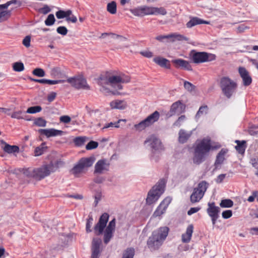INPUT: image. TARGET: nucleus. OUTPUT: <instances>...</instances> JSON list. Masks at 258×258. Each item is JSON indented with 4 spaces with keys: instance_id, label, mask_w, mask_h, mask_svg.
Listing matches in <instances>:
<instances>
[{
    "instance_id": "1",
    "label": "nucleus",
    "mask_w": 258,
    "mask_h": 258,
    "mask_svg": "<svg viewBox=\"0 0 258 258\" xmlns=\"http://www.w3.org/2000/svg\"><path fill=\"white\" fill-rule=\"evenodd\" d=\"M131 77L123 73L110 74L100 78L99 85L100 91L106 96H117L122 89L121 84L128 83Z\"/></svg>"
},
{
    "instance_id": "2",
    "label": "nucleus",
    "mask_w": 258,
    "mask_h": 258,
    "mask_svg": "<svg viewBox=\"0 0 258 258\" xmlns=\"http://www.w3.org/2000/svg\"><path fill=\"white\" fill-rule=\"evenodd\" d=\"M209 137L197 140L194 147L192 161L194 164L199 165L204 162L208 156L210 150L213 149Z\"/></svg>"
},
{
    "instance_id": "3",
    "label": "nucleus",
    "mask_w": 258,
    "mask_h": 258,
    "mask_svg": "<svg viewBox=\"0 0 258 258\" xmlns=\"http://www.w3.org/2000/svg\"><path fill=\"white\" fill-rule=\"evenodd\" d=\"M169 228L167 227H162L154 231L148 238L147 245L151 251L158 249L162 244L163 241L168 235Z\"/></svg>"
},
{
    "instance_id": "4",
    "label": "nucleus",
    "mask_w": 258,
    "mask_h": 258,
    "mask_svg": "<svg viewBox=\"0 0 258 258\" xmlns=\"http://www.w3.org/2000/svg\"><path fill=\"white\" fill-rule=\"evenodd\" d=\"M63 162L60 160L51 161L48 164L35 168L34 179L40 180L45 177L49 176L51 173L54 172L62 165Z\"/></svg>"
},
{
    "instance_id": "5",
    "label": "nucleus",
    "mask_w": 258,
    "mask_h": 258,
    "mask_svg": "<svg viewBox=\"0 0 258 258\" xmlns=\"http://www.w3.org/2000/svg\"><path fill=\"white\" fill-rule=\"evenodd\" d=\"M165 186V181L163 179L160 180L153 187L152 189L149 191L146 199L147 203L151 205L156 202L160 196L163 193Z\"/></svg>"
},
{
    "instance_id": "6",
    "label": "nucleus",
    "mask_w": 258,
    "mask_h": 258,
    "mask_svg": "<svg viewBox=\"0 0 258 258\" xmlns=\"http://www.w3.org/2000/svg\"><path fill=\"white\" fill-rule=\"evenodd\" d=\"M66 82L69 83L71 86L77 89L88 90L90 86L87 84L86 79L82 75L75 76L72 77L64 76Z\"/></svg>"
},
{
    "instance_id": "7",
    "label": "nucleus",
    "mask_w": 258,
    "mask_h": 258,
    "mask_svg": "<svg viewBox=\"0 0 258 258\" xmlns=\"http://www.w3.org/2000/svg\"><path fill=\"white\" fill-rule=\"evenodd\" d=\"M236 84L227 77H224L220 81V86L223 93L227 98H230L236 88Z\"/></svg>"
},
{
    "instance_id": "8",
    "label": "nucleus",
    "mask_w": 258,
    "mask_h": 258,
    "mask_svg": "<svg viewBox=\"0 0 258 258\" xmlns=\"http://www.w3.org/2000/svg\"><path fill=\"white\" fill-rule=\"evenodd\" d=\"M155 39L161 42L170 43L176 41H188L189 39L184 35L172 33L168 35H160L157 36Z\"/></svg>"
},
{
    "instance_id": "9",
    "label": "nucleus",
    "mask_w": 258,
    "mask_h": 258,
    "mask_svg": "<svg viewBox=\"0 0 258 258\" xmlns=\"http://www.w3.org/2000/svg\"><path fill=\"white\" fill-rule=\"evenodd\" d=\"M207 188L208 184L205 181L200 182L190 196L191 202L195 203L199 202L203 197Z\"/></svg>"
},
{
    "instance_id": "10",
    "label": "nucleus",
    "mask_w": 258,
    "mask_h": 258,
    "mask_svg": "<svg viewBox=\"0 0 258 258\" xmlns=\"http://www.w3.org/2000/svg\"><path fill=\"white\" fill-rule=\"evenodd\" d=\"M152 150V153L159 152L163 149V147L160 140L155 135H151L145 141Z\"/></svg>"
},
{
    "instance_id": "11",
    "label": "nucleus",
    "mask_w": 258,
    "mask_h": 258,
    "mask_svg": "<svg viewBox=\"0 0 258 258\" xmlns=\"http://www.w3.org/2000/svg\"><path fill=\"white\" fill-rule=\"evenodd\" d=\"M159 118V114H151L139 123L135 124L134 127L138 131H142L157 121Z\"/></svg>"
},
{
    "instance_id": "12",
    "label": "nucleus",
    "mask_w": 258,
    "mask_h": 258,
    "mask_svg": "<svg viewBox=\"0 0 258 258\" xmlns=\"http://www.w3.org/2000/svg\"><path fill=\"white\" fill-rule=\"evenodd\" d=\"M192 59L195 63H199L213 60L215 59V55L205 52H194L192 56Z\"/></svg>"
},
{
    "instance_id": "13",
    "label": "nucleus",
    "mask_w": 258,
    "mask_h": 258,
    "mask_svg": "<svg viewBox=\"0 0 258 258\" xmlns=\"http://www.w3.org/2000/svg\"><path fill=\"white\" fill-rule=\"evenodd\" d=\"M109 218V215L107 213L103 214L100 217L98 222L95 225L94 230L97 235L102 234Z\"/></svg>"
},
{
    "instance_id": "14",
    "label": "nucleus",
    "mask_w": 258,
    "mask_h": 258,
    "mask_svg": "<svg viewBox=\"0 0 258 258\" xmlns=\"http://www.w3.org/2000/svg\"><path fill=\"white\" fill-rule=\"evenodd\" d=\"M110 164L106 159L98 160L94 167V174H101L109 170Z\"/></svg>"
},
{
    "instance_id": "15",
    "label": "nucleus",
    "mask_w": 258,
    "mask_h": 258,
    "mask_svg": "<svg viewBox=\"0 0 258 258\" xmlns=\"http://www.w3.org/2000/svg\"><path fill=\"white\" fill-rule=\"evenodd\" d=\"M115 219L114 218L111 221H110L104 231L103 236V240L104 243L107 244L113 237V234L115 230Z\"/></svg>"
},
{
    "instance_id": "16",
    "label": "nucleus",
    "mask_w": 258,
    "mask_h": 258,
    "mask_svg": "<svg viewBox=\"0 0 258 258\" xmlns=\"http://www.w3.org/2000/svg\"><path fill=\"white\" fill-rule=\"evenodd\" d=\"M207 211L208 215L212 218L213 225H215L219 217V213L220 211V208L216 206L214 203H209Z\"/></svg>"
},
{
    "instance_id": "17",
    "label": "nucleus",
    "mask_w": 258,
    "mask_h": 258,
    "mask_svg": "<svg viewBox=\"0 0 258 258\" xmlns=\"http://www.w3.org/2000/svg\"><path fill=\"white\" fill-rule=\"evenodd\" d=\"M171 198L170 197H167L164 199V200L161 202L160 205L158 207L156 210L154 212L153 216L156 217L158 216H160L161 215L164 214L169 205L171 203Z\"/></svg>"
},
{
    "instance_id": "18",
    "label": "nucleus",
    "mask_w": 258,
    "mask_h": 258,
    "mask_svg": "<svg viewBox=\"0 0 258 258\" xmlns=\"http://www.w3.org/2000/svg\"><path fill=\"white\" fill-rule=\"evenodd\" d=\"M38 133L41 135L46 136L47 138L52 137L61 136L63 135L64 132L60 130H58L55 128H47V129H39Z\"/></svg>"
},
{
    "instance_id": "19",
    "label": "nucleus",
    "mask_w": 258,
    "mask_h": 258,
    "mask_svg": "<svg viewBox=\"0 0 258 258\" xmlns=\"http://www.w3.org/2000/svg\"><path fill=\"white\" fill-rule=\"evenodd\" d=\"M110 36L119 44L120 48L124 49L130 47V42L127 38L113 33H110Z\"/></svg>"
},
{
    "instance_id": "20",
    "label": "nucleus",
    "mask_w": 258,
    "mask_h": 258,
    "mask_svg": "<svg viewBox=\"0 0 258 258\" xmlns=\"http://www.w3.org/2000/svg\"><path fill=\"white\" fill-rule=\"evenodd\" d=\"M101 244V240L100 238H94L92 242V255L91 258H99L100 252V246Z\"/></svg>"
},
{
    "instance_id": "21",
    "label": "nucleus",
    "mask_w": 258,
    "mask_h": 258,
    "mask_svg": "<svg viewBox=\"0 0 258 258\" xmlns=\"http://www.w3.org/2000/svg\"><path fill=\"white\" fill-rule=\"evenodd\" d=\"M109 106L112 109L124 110L127 108L128 105L125 101L123 100L116 99L111 101L109 103Z\"/></svg>"
},
{
    "instance_id": "22",
    "label": "nucleus",
    "mask_w": 258,
    "mask_h": 258,
    "mask_svg": "<svg viewBox=\"0 0 258 258\" xmlns=\"http://www.w3.org/2000/svg\"><path fill=\"white\" fill-rule=\"evenodd\" d=\"M0 147L5 152L8 154L18 153L19 151V148L18 146L10 145L7 144L4 140H0Z\"/></svg>"
},
{
    "instance_id": "23",
    "label": "nucleus",
    "mask_w": 258,
    "mask_h": 258,
    "mask_svg": "<svg viewBox=\"0 0 258 258\" xmlns=\"http://www.w3.org/2000/svg\"><path fill=\"white\" fill-rule=\"evenodd\" d=\"M72 13V12L71 10H68L67 11L60 10L56 13V16L58 19H62L66 17L67 21L76 23L77 21V19L76 16H72L70 17H69L71 15Z\"/></svg>"
},
{
    "instance_id": "24",
    "label": "nucleus",
    "mask_w": 258,
    "mask_h": 258,
    "mask_svg": "<svg viewBox=\"0 0 258 258\" xmlns=\"http://www.w3.org/2000/svg\"><path fill=\"white\" fill-rule=\"evenodd\" d=\"M238 72L244 86H248L251 83L252 79L248 71L243 67H239Z\"/></svg>"
},
{
    "instance_id": "25",
    "label": "nucleus",
    "mask_w": 258,
    "mask_h": 258,
    "mask_svg": "<svg viewBox=\"0 0 258 258\" xmlns=\"http://www.w3.org/2000/svg\"><path fill=\"white\" fill-rule=\"evenodd\" d=\"M11 3L12 2H9L5 4L0 5V22L7 19L10 16V11L7 9Z\"/></svg>"
},
{
    "instance_id": "26",
    "label": "nucleus",
    "mask_w": 258,
    "mask_h": 258,
    "mask_svg": "<svg viewBox=\"0 0 258 258\" xmlns=\"http://www.w3.org/2000/svg\"><path fill=\"white\" fill-rule=\"evenodd\" d=\"M172 63L177 68H181L187 71H191L192 68L189 64L188 61L181 59H175L172 60Z\"/></svg>"
},
{
    "instance_id": "27",
    "label": "nucleus",
    "mask_w": 258,
    "mask_h": 258,
    "mask_svg": "<svg viewBox=\"0 0 258 258\" xmlns=\"http://www.w3.org/2000/svg\"><path fill=\"white\" fill-rule=\"evenodd\" d=\"M185 105L180 100L174 102L170 106V111L171 112H182L185 111Z\"/></svg>"
},
{
    "instance_id": "28",
    "label": "nucleus",
    "mask_w": 258,
    "mask_h": 258,
    "mask_svg": "<svg viewBox=\"0 0 258 258\" xmlns=\"http://www.w3.org/2000/svg\"><path fill=\"white\" fill-rule=\"evenodd\" d=\"M192 134V132H186L181 129L178 133V141L179 143L183 144L187 142Z\"/></svg>"
},
{
    "instance_id": "29",
    "label": "nucleus",
    "mask_w": 258,
    "mask_h": 258,
    "mask_svg": "<svg viewBox=\"0 0 258 258\" xmlns=\"http://www.w3.org/2000/svg\"><path fill=\"white\" fill-rule=\"evenodd\" d=\"M154 62L159 66L160 67L168 69L170 68L169 61L164 57L161 56H156L153 58Z\"/></svg>"
},
{
    "instance_id": "30",
    "label": "nucleus",
    "mask_w": 258,
    "mask_h": 258,
    "mask_svg": "<svg viewBox=\"0 0 258 258\" xmlns=\"http://www.w3.org/2000/svg\"><path fill=\"white\" fill-rule=\"evenodd\" d=\"M194 226L189 225L186 228V232L182 235V241L184 243H188L190 241L193 233Z\"/></svg>"
},
{
    "instance_id": "31",
    "label": "nucleus",
    "mask_w": 258,
    "mask_h": 258,
    "mask_svg": "<svg viewBox=\"0 0 258 258\" xmlns=\"http://www.w3.org/2000/svg\"><path fill=\"white\" fill-rule=\"evenodd\" d=\"M79 161L86 170L93 165L95 161V157L91 156L88 158H82L79 160Z\"/></svg>"
},
{
    "instance_id": "32",
    "label": "nucleus",
    "mask_w": 258,
    "mask_h": 258,
    "mask_svg": "<svg viewBox=\"0 0 258 258\" xmlns=\"http://www.w3.org/2000/svg\"><path fill=\"white\" fill-rule=\"evenodd\" d=\"M227 150L222 149L218 154L215 162V166L216 169L218 168V166L221 165L223 163L225 159V155L227 153Z\"/></svg>"
},
{
    "instance_id": "33",
    "label": "nucleus",
    "mask_w": 258,
    "mask_h": 258,
    "mask_svg": "<svg viewBox=\"0 0 258 258\" xmlns=\"http://www.w3.org/2000/svg\"><path fill=\"white\" fill-rule=\"evenodd\" d=\"M50 74L51 76L54 78H61V79H64L63 78L66 76L63 74L62 71L60 68L54 67L50 70Z\"/></svg>"
},
{
    "instance_id": "34",
    "label": "nucleus",
    "mask_w": 258,
    "mask_h": 258,
    "mask_svg": "<svg viewBox=\"0 0 258 258\" xmlns=\"http://www.w3.org/2000/svg\"><path fill=\"white\" fill-rule=\"evenodd\" d=\"M201 24H209V22L203 21L198 18H193L186 23V27L187 28H191Z\"/></svg>"
},
{
    "instance_id": "35",
    "label": "nucleus",
    "mask_w": 258,
    "mask_h": 258,
    "mask_svg": "<svg viewBox=\"0 0 258 258\" xmlns=\"http://www.w3.org/2000/svg\"><path fill=\"white\" fill-rule=\"evenodd\" d=\"M167 14V11L165 8L162 7H153V15H160L164 16Z\"/></svg>"
},
{
    "instance_id": "36",
    "label": "nucleus",
    "mask_w": 258,
    "mask_h": 258,
    "mask_svg": "<svg viewBox=\"0 0 258 258\" xmlns=\"http://www.w3.org/2000/svg\"><path fill=\"white\" fill-rule=\"evenodd\" d=\"M20 172L28 177L34 178L35 168H28L20 169Z\"/></svg>"
},
{
    "instance_id": "37",
    "label": "nucleus",
    "mask_w": 258,
    "mask_h": 258,
    "mask_svg": "<svg viewBox=\"0 0 258 258\" xmlns=\"http://www.w3.org/2000/svg\"><path fill=\"white\" fill-rule=\"evenodd\" d=\"M85 169L83 166L81 164L80 161L78 162L74 168L72 169V172L73 174L77 175L79 174L82 173Z\"/></svg>"
},
{
    "instance_id": "38",
    "label": "nucleus",
    "mask_w": 258,
    "mask_h": 258,
    "mask_svg": "<svg viewBox=\"0 0 258 258\" xmlns=\"http://www.w3.org/2000/svg\"><path fill=\"white\" fill-rule=\"evenodd\" d=\"M135 255V249L129 247L126 249L123 253L122 258H133Z\"/></svg>"
},
{
    "instance_id": "39",
    "label": "nucleus",
    "mask_w": 258,
    "mask_h": 258,
    "mask_svg": "<svg viewBox=\"0 0 258 258\" xmlns=\"http://www.w3.org/2000/svg\"><path fill=\"white\" fill-rule=\"evenodd\" d=\"M107 11L111 14H115L116 13V4L112 1L107 4Z\"/></svg>"
},
{
    "instance_id": "40",
    "label": "nucleus",
    "mask_w": 258,
    "mask_h": 258,
    "mask_svg": "<svg viewBox=\"0 0 258 258\" xmlns=\"http://www.w3.org/2000/svg\"><path fill=\"white\" fill-rule=\"evenodd\" d=\"M132 14L137 17L144 16L143 6L130 10Z\"/></svg>"
},
{
    "instance_id": "41",
    "label": "nucleus",
    "mask_w": 258,
    "mask_h": 258,
    "mask_svg": "<svg viewBox=\"0 0 258 258\" xmlns=\"http://www.w3.org/2000/svg\"><path fill=\"white\" fill-rule=\"evenodd\" d=\"M33 120L34 124L38 126L44 127L46 125V121L42 117L35 118Z\"/></svg>"
},
{
    "instance_id": "42",
    "label": "nucleus",
    "mask_w": 258,
    "mask_h": 258,
    "mask_svg": "<svg viewBox=\"0 0 258 258\" xmlns=\"http://www.w3.org/2000/svg\"><path fill=\"white\" fill-rule=\"evenodd\" d=\"M13 70L18 72H22L24 70V64L22 62H16L13 64Z\"/></svg>"
},
{
    "instance_id": "43",
    "label": "nucleus",
    "mask_w": 258,
    "mask_h": 258,
    "mask_svg": "<svg viewBox=\"0 0 258 258\" xmlns=\"http://www.w3.org/2000/svg\"><path fill=\"white\" fill-rule=\"evenodd\" d=\"M233 205V201L230 199L223 200L220 204V206L222 208H230Z\"/></svg>"
},
{
    "instance_id": "44",
    "label": "nucleus",
    "mask_w": 258,
    "mask_h": 258,
    "mask_svg": "<svg viewBox=\"0 0 258 258\" xmlns=\"http://www.w3.org/2000/svg\"><path fill=\"white\" fill-rule=\"evenodd\" d=\"M235 142L237 143V146L235 147L236 150L240 153H243L245 150L244 144L245 143V142L243 141L241 142L238 140H236Z\"/></svg>"
},
{
    "instance_id": "45",
    "label": "nucleus",
    "mask_w": 258,
    "mask_h": 258,
    "mask_svg": "<svg viewBox=\"0 0 258 258\" xmlns=\"http://www.w3.org/2000/svg\"><path fill=\"white\" fill-rule=\"evenodd\" d=\"M32 74L38 77H43L45 76L44 71L41 68H36L32 71Z\"/></svg>"
},
{
    "instance_id": "46",
    "label": "nucleus",
    "mask_w": 258,
    "mask_h": 258,
    "mask_svg": "<svg viewBox=\"0 0 258 258\" xmlns=\"http://www.w3.org/2000/svg\"><path fill=\"white\" fill-rule=\"evenodd\" d=\"M184 88L185 90L190 92H194L196 89V87L188 81H185L184 82Z\"/></svg>"
},
{
    "instance_id": "47",
    "label": "nucleus",
    "mask_w": 258,
    "mask_h": 258,
    "mask_svg": "<svg viewBox=\"0 0 258 258\" xmlns=\"http://www.w3.org/2000/svg\"><path fill=\"white\" fill-rule=\"evenodd\" d=\"M66 82L64 79H58V80H47L46 79V84L49 85H55L58 84H64Z\"/></svg>"
},
{
    "instance_id": "48",
    "label": "nucleus",
    "mask_w": 258,
    "mask_h": 258,
    "mask_svg": "<svg viewBox=\"0 0 258 258\" xmlns=\"http://www.w3.org/2000/svg\"><path fill=\"white\" fill-rule=\"evenodd\" d=\"M125 121H126L125 119H119L117 122H110V123L106 124L105 126H104L102 128V130H103L104 128H108L110 127H117V128L119 127V123L121 121L125 122Z\"/></svg>"
},
{
    "instance_id": "49",
    "label": "nucleus",
    "mask_w": 258,
    "mask_h": 258,
    "mask_svg": "<svg viewBox=\"0 0 258 258\" xmlns=\"http://www.w3.org/2000/svg\"><path fill=\"white\" fill-rule=\"evenodd\" d=\"M144 16L153 15V7L143 6Z\"/></svg>"
},
{
    "instance_id": "50",
    "label": "nucleus",
    "mask_w": 258,
    "mask_h": 258,
    "mask_svg": "<svg viewBox=\"0 0 258 258\" xmlns=\"http://www.w3.org/2000/svg\"><path fill=\"white\" fill-rule=\"evenodd\" d=\"M54 22L55 18L54 15L53 14H50L45 21V24L47 26H51L54 24Z\"/></svg>"
},
{
    "instance_id": "51",
    "label": "nucleus",
    "mask_w": 258,
    "mask_h": 258,
    "mask_svg": "<svg viewBox=\"0 0 258 258\" xmlns=\"http://www.w3.org/2000/svg\"><path fill=\"white\" fill-rule=\"evenodd\" d=\"M42 108L40 106H35L28 108L27 113H37L41 111Z\"/></svg>"
},
{
    "instance_id": "52",
    "label": "nucleus",
    "mask_w": 258,
    "mask_h": 258,
    "mask_svg": "<svg viewBox=\"0 0 258 258\" xmlns=\"http://www.w3.org/2000/svg\"><path fill=\"white\" fill-rule=\"evenodd\" d=\"M98 144L97 142L95 141H90L89 142L86 146L87 150H92L98 147Z\"/></svg>"
},
{
    "instance_id": "53",
    "label": "nucleus",
    "mask_w": 258,
    "mask_h": 258,
    "mask_svg": "<svg viewBox=\"0 0 258 258\" xmlns=\"http://www.w3.org/2000/svg\"><path fill=\"white\" fill-rule=\"evenodd\" d=\"M140 54L147 58H150L153 56V53L149 50H144L140 52Z\"/></svg>"
},
{
    "instance_id": "54",
    "label": "nucleus",
    "mask_w": 258,
    "mask_h": 258,
    "mask_svg": "<svg viewBox=\"0 0 258 258\" xmlns=\"http://www.w3.org/2000/svg\"><path fill=\"white\" fill-rule=\"evenodd\" d=\"M232 215V212L231 210H228L224 211L222 213V217L224 219H228Z\"/></svg>"
},
{
    "instance_id": "55",
    "label": "nucleus",
    "mask_w": 258,
    "mask_h": 258,
    "mask_svg": "<svg viewBox=\"0 0 258 258\" xmlns=\"http://www.w3.org/2000/svg\"><path fill=\"white\" fill-rule=\"evenodd\" d=\"M57 32L60 34L66 35L68 33V30L64 26H60L57 28Z\"/></svg>"
},
{
    "instance_id": "56",
    "label": "nucleus",
    "mask_w": 258,
    "mask_h": 258,
    "mask_svg": "<svg viewBox=\"0 0 258 258\" xmlns=\"http://www.w3.org/2000/svg\"><path fill=\"white\" fill-rule=\"evenodd\" d=\"M31 37L30 36H26L23 40V44L26 47H29L30 46Z\"/></svg>"
},
{
    "instance_id": "57",
    "label": "nucleus",
    "mask_w": 258,
    "mask_h": 258,
    "mask_svg": "<svg viewBox=\"0 0 258 258\" xmlns=\"http://www.w3.org/2000/svg\"><path fill=\"white\" fill-rule=\"evenodd\" d=\"M93 218L92 217H90L88 220L86 224V231L87 232H90L91 231V229H90L92 222H93Z\"/></svg>"
},
{
    "instance_id": "58",
    "label": "nucleus",
    "mask_w": 258,
    "mask_h": 258,
    "mask_svg": "<svg viewBox=\"0 0 258 258\" xmlns=\"http://www.w3.org/2000/svg\"><path fill=\"white\" fill-rule=\"evenodd\" d=\"M250 162L252 166L256 169L255 172V174L256 175V173L258 172V159H251Z\"/></svg>"
},
{
    "instance_id": "59",
    "label": "nucleus",
    "mask_w": 258,
    "mask_h": 258,
    "mask_svg": "<svg viewBox=\"0 0 258 258\" xmlns=\"http://www.w3.org/2000/svg\"><path fill=\"white\" fill-rule=\"evenodd\" d=\"M85 141L84 137H77L74 139V142L77 145L83 144Z\"/></svg>"
},
{
    "instance_id": "60",
    "label": "nucleus",
    "mask_w": 258,
    "mask_h": 258,
    "mask_svg": "<svg viewBox=\"0 0 258 258\" xmlns=\"http://www.w3.org/2000/svg\"><path fill=\"white\" fill-rule=\"evenodd\" d=\"M249 133L252 136H257L258 135V127L254 126L249 128Z\"/></svg>"
},
{
    "instance_id": "61",
    "label": "nucleus",
    "mask_w": 258,
    "mask_h": 258,
    "mask_svg": "<svg viewBox=\"0 0 258 258\" xmlns=\"http://www.w3.org/2000/svg\"><path fill=\"white\" fill-rule=\"evenodd\" d=\"M258 196V191H254L252 192V195L249 196L247 199V201L249 202H252L254 201V199Z\"/></svg>"
},
{
    "instance_id": "62",
    "label": "nucleus",
    "mask_w": 258,
    "mask_h": 258,
    "mask_svg": "<svg viewBox=\"0 0 258 258\" xmlns=\"http://www.w3.org/2000/svg\"><path fill=\"white\" fill-rule=\"evenodd\" d=\"M226 174H221L218 176L217 178L215 179L216 182L217 183H221L226 177Z\"/></svg>"
},
{
    "instance_id": "63",
    "label": "nucleus",
    "mask_w": 258,
    "mask_h": 258,
    "mask_svg": "<svg viewBox=\"0 0 258 258\" xmlns=\"http://www.w3.org/2000/svg\"><path fill=\"white\" fill-rule=\"evenodd\" d=\"M209 111V108L208 106L206 105H203L200 107L198 113H204L208 112Z\"/></svg>"
},
{
    "instance_id": "64",
    "label": "nucleus",
    "mask_w": 258,
    "mask_h": 258,
    "mask_svg": "<svg viewBox=\"0 0 258 258\" xmlns=\"http://www.w3.org/2000/svg\"><path fill=\"white\" fill-rule=\"evenodd\" d=\"M248 27L244 25H241L236 28V31L238 33H242L245 31Z\"/></svg>"
}]
</instances>
